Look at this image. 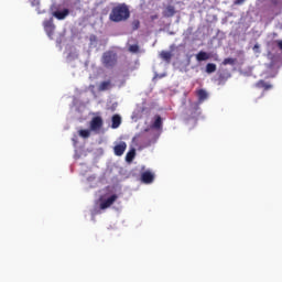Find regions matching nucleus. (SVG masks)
<instances>
[{
	"instance_id": "f257e3e1",
	"label": "nucleus",
	"mask_w": 282,
	"mask_h": 282,
	"mask_svg": "<svg viewBox=\"0 0 282 282\" xmlns=\"http://www.w3.org/2000/svg\"><path fill=\"white\" fill-rule=\"evenodd\" d=\"M131 17V11H129V7L127 4H118L112 8L109 19L113 23H122V21H127Z\"/></svg>"
},
{
	"instance_id": "f03ea898",
	"label": "nucleus",
	"mask_w": 282,
	"mask_h": 282,
	"mask_svg": "<svg viewBox=\"0 0 282 282\" xmlns=\"http://www.w3.org/2000/svg\"><path fill=\"white\" fill-rule=\"evenodd\" d=\"M101 63L104 67L111 69L118 64V55L111 51L105 52L101 57Z\"/></svg>"
},
{
	"instance_id": "7ed1b4c3",
	"label": "nucleus",
	"mask_w": 282,
	"mask_h": 282,
	"mask_svg": "<svg viewBox=\"0 0 282 282\" xmlns=\"http://www.w3.org/2000/svg\"><path fill=\"white\" fill-rule=\"evenodd\" d=\"M132 143L135 147H143V148L151 147V138L149 137V134L142 132L133 137Z\"/></svg>"
},
{
	"instance_id": "20e7f679",
	"label": "nucleus",
	"mask_w": 282,
	"mask_h": 282,
	"mask_svg": "<svg viewBox=\"0 0 282 282\" xmlns=\"http://www.w3.org/2000/svg\"><path fill=\"white\" fill-rule=\"evenodd\" d=\"M104 126H105V121L100 116L93 117L89 122V129L94 133H100V131H102Z\"/></svg>"
},
{
	"instance_id": "39448f33",
	"label": "nucleus",
	"mask_w": 282,
	"mask_h": 282,
	"mask_svg": "<svg viewBox=\"0 0 282 282\" xmlns=\"http://www.w3.org/2000/svg\"><path fill=\"white\" fill-rule=\"evenodd\" d=\"M43 25L48 39H52V36H54V31L56 30V25H54V21L52 19L45 20Z\"/></svg>"
},
{
	"instance_id": "423d86ee",
	"label": "nucleus",
	"mask_w": 282,
	"mask_h": 282,
	"mask_svg": "<svg viewBox=\"0 0 282 282\" xmlns=\"http://www.w3.org/2000/svg\"><path fill=\"white\" fill-rule=\"evenodd\" d=\"M118 199V195L113 194L110 197H108L105 200H101L100 203V209L106 210V208H109Z\"/></svg>"
},
{
	"instance_id": "0eeeda50",
	"label": "nucleus",
	"mask_w": 282,
	"mask_h": 282,
	"mask_svg": "<svg viewBox=\"0 0 282 282\" xmlns=\"http://www.w3.org/2000/svg\"><path fill=\"white\" fill-rule=\"evenodd\" d=\"M153 180H155V174L151 171H145L141 174V181L143 184H153Z\"/></svg>"
},
{
	"instance_id": "6e6552de",
	"label": "nucleus",
	"mask_w": 282,
	"mask_h": 282,
	"mask_svg": "<svg viewBox=\"0 0 282 282\" xmlns=\"http://www.w3.org/2000/svg\"><path fill=\"white\" fill-rule=\"evenodd\" d=\"M113 151L115 155H118V158L124 155V151H127V143L120 142L119 144L115 145Z\"/></svg>"
},
{
	"instance_id": "1a4fd4ad",
	"label": "nucleus",
	"mask_w": 282,
	"mask_h": 282,
	"mask_svg": "<svg viewBox=\"0 0 282 282\" xmlns=\"http://www.w3.org/2000/svg\"><path fill=\"white\" fill-rule=\"evenodd\" d=\"M53 17L57 19L58 21H63L69 17V9H64L62 11H55L53 12Z\"/></svg>"
},
{
	"instance_id": "9d476101",
	"label": "nucleus",
	"mask_w": 282,
	"mask_h": 282,
	"mask_svg": "<svg viewBox=\"0 0 282 282\" xmlns=\"http://www.w3.org/2000/svg\"><path fill=\"white\" fill-rule=\"evenodd\" d=\"M196 96L198 98V102H204L205 100H208V93L205 89H198L196 90Z\"/></svg>"
},
{
	"instance_id": "9b49d317",
	"label": "nucleus",
	"mask_w": 282,
	"mask_h": 282,
	"mask_svg": "<svg viewBox=\"0 0 282 282\" xmlns=\"http://www.w3.org/2000/svg\"><path fill=\"white\" fill-rule=\"evenodd\" d=\"M163 17H165L166 19H171V17H175V7L167 6L163 11Z\"/></svg>"
},
{
	"instance_id": "f8f14e48",
	"label": "nucleus",
	"mask_w": 282,
	"mask_h": 282,
	"mask_svg": "<svg viewBox=\"0 0 282 282\" xmlns=\"http://www.w3.org/2000/svg\"><path fill=\"white\" fill-rule=\"evenodd\" d=\"M113 85L111 84V80L101 82L98 86L99 91H108V89H111Z\"/></svg>"
},
{
	"instance_id": "ddd939ff",
	"label": "nucleus",
	"mask_w": 282,
	"mask_h": 282,
	"mask_svg": "<svg viewBox=\"0 0 282 282\" xmlns=\"http://www.w3.org/2000/svg\"><path fill=\"white\" fill-rule=\"evenodd\" d=\"M111 122H112L111 128L118 129V127H120V124H122V118L119 115H113Z\"/></svg>"
},
{
	"instance_id": "4468645a",
	"label": "nucleus",
	"mask_w": 282,
	"mask_h": 282,
	"mask_svg": "<svg viewBox=\"0 0 282 282\" xmlns=\"http://www.w3.org/2000/svg\"><path fill=\"white\" fill-rule=\"evenodd\" d=\"M162 117L160 115H156L154 117V122L152 123V129H156V130H160L162 129Z\"/></svg>"
},
{
	"instance_id": "2eb2a0df",
	"label": "nucleus",
	"mask_w": 282,
	"mask_h": 282,
	"mask_svg": "<svg viewBox=\"0 0 282 282\" xmlns=\"http://www.w3.org/2000/svg\"><path fill=\"white\" fill-rule=\"evenodd\" d=\"M256 86L259 88V89H264V91H268L269 89H272V85L265 83V80L261 79L259 80Z\"/></svg>"
},
{
	"instance_id": "dca6fc26",
	"label": "nucleus",
	"mask_w": 282,
	"mask_h": 282,
	"mask_svg": "<svg viewBox=\"0 0 282 282\" xmlns=\"http://www.w3.org/2000/svg\"><path fill=\"white\" fill-rule=\"evenodd\" d=\"M210 58V55L204 51H200L196 55V61L202 62V61H208Z\"/></svg>"
},
{
	"instance_id": "f3484780",
	"label": "nucleus",
	"mask_w": 282,
	"mask_h": 282,
	"mask_svg": "<svg viewBox=\"0 0 282 282\" xmlns=\"http://www.w3.org/2000/svg\"><path fill=\"white\" fill-rule=\"evenodd\" d=\"M160 57L163 61H166V63H171V58H173V54H171V52H169V51H162L160 53Z\"/></svg>"
},
{
	"instance_id": "a211bd4d",
	"label": "nucleus",
	"mask_w": 282,
	"mask_h": 282,
	"mask_svg": "<svg viewBox=\"0 0 282 282\" xmlns=\"http://www.w3.org/2000/svg\"><path fill=\"white\" fill-rule=\"evenodd\" d=\"M78 135L79 138H84V139H87L91 135V129H82L78 131Z\"/></svg>"
},
{
	"instance_id": "6ab92c4d",
	"label": "nucleus",
	"mask_w": 282,
	"mask_h": 282,
	"mask_svg": "<svg viewBox=\"0 0 282 282\" xmlns=\"http://www.w3.org/2000/svg\"><path fill=\"white\" fill-rule=\"evenodd\" d=\"M217 72V65L213 63H208L206 65V74H215Z\"/></svg>"
},
{
	"instance_id": "aec40b11",
	"label": "nucleus",
	"mask_w": 282,
	"mask_h": 282,
	"mask_svg": "<svg viewBox=\"0 0 282 282\" xmlns=\"http://www.w3.org/2000/svg\"><path fill=\"white\" fill-rule=\"evenodd\" d=\"M134 159H135V149H132L126 154V162H133Z\"/></svg>"
},
{
	"instance_id": "412c9836",
	"label": "nucleus",
	"mask_w": 282,
	"mask_h": 282,
	"mask_svg": "<svg viewBox=\"0 0 282 282\" xmlns=\"http://www.w3.org/2000/svg\"><path fill=\"white\" fill-rule=\"evenodd\" d=\"M128 51L131 54H138L140 52V45H138V44L129 45Z\"/></svg>"
},
{
	"instance_id": "4be33fe9",
	"label": "nucleus",
	"mask_w": 282,
	"mask_h": 282,
	"mask_svg": "<svg viewBox=\"0 0 282 282\" xmlns=\"http://www.w3.org/2000/svg\"><path fill=\"white\" fill-rule=\"evenodd\" d=\"M223 65H235V58L227 57L223 61Z\"/></svg>"
},
{
	"instance_id": "5701e85b",
	"label": "nucleus",
	"mask_w": 282,
	"mask_h": 282,
	"mask_svg": "<svg viewBox=\"0 0 282 282\" xmlns=\"http://www.w3.org/2000/svg\"><path fill=\"white\" fill-rule=\"evenodd\" d=\"M132 30L135 32V30H140V20H134L132 22Z\"/></svg>"
},
{
	"instance_id": "b1692460",
	"label": "nucleus",
	"mask_w": 282,
	"mask_h": 282,
	"mask_svg": "<svg viewBox=\"0 0 282 282\" xmlns=\"http://www.w3.org/2000/svg\"><path fill=\"white\" fill-rule=\"evenodd\" d=\"M30 3L33 8L41 6V0H30Z\"/></svg>"
},
{
	"instance_id": "393cba45",
	"label": "nucleus",
	"mask_w": 282,
	"mask_h": 282,
	"mask_svg": "<svg viewBox=\"0 0 282 282\" xmlns=\"http://www.w3.org/2000/svg\"><path fill=\"white\" fill-rule=\"evenodd\" d=\"M246 3V0H235L234 6H243Z\"/></svg>"
},
{
	"instance_id": "a878e982",
	"label": "nucleus",
	"mask_w": 282,
	"mask_h": 282,
	"mask_svg": "<svg viewBox=\"0 0 282 282\" xmlns=\"http://www.w3.org/2000/svg\"><path fill=\"white\" fill-rule=\"evenodd\" d=\"M269 3L271 4V8H272L273 6H276V3H279V1L278 0H269Z\"/></svg>"
},
{
	"instance_id": "bb28decb",
	"label": "nucleus",
	"mask_w": 282,
	"mask_h": 282,
	"mask_svg": "<svg viewBox=\"0 0 282 282\" xmlns=\"http://www.w3.org/2000/svg\"><path fill=\"white\" fill-rule=\"evenodd\" d=\"M276 45H278L279 50H281V52H282V40H278Z\"/></svg>"
}]
</instances>
